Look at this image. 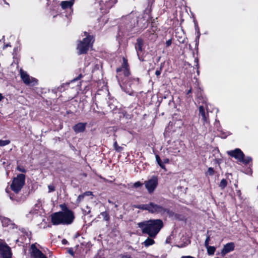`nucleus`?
Listing matches in <instances>:
<instances>
[{"mask_svg":"<svg viewBox=\"0 0 258 258\" xmlns=\"http://www.w3.org/2000/svg\"><path fill=\"white\" fill-rule=\"evenodd\" d=\"M123 63L120 68H118L116 70L117 75L116 78H117L118 82L119 83L120 87L124 90L127 93L131 95L133 92L132 91H125L124 89L125 87L128 86L130 88L132 87V86L135 83H137L139 81L138 78H133L132 77L128 78L130 75V72L128 68V64L127 63V60L123 57Z\"/></svg>","mask_w":258,"mask_h":258,"instance_id":"f257e3e1","label":"nucleus"},{"mask_svg":"<svg viewBox=\"0 0 258 258\" xmlns=\"http://www.w3.org/2000/svg\"><path fill=\"white\" fill-rule=\"evenodd\" d=\"M143 233L149 237L155 238L163 226V221L160 219H151L144 221L137 224Z\"/></svg>","mask_w":258,"mask_h":258,"instance_id":"f03ea898","label":"nucleus"},{"mask_svg":"<svg viewBox=\"0 0 258 258\" xmlns=\"http://www.w3.org/2000/svg\"><path fill=\"white\" fill-rule=\"evenodd\" d=\"M74 219L73 212L66 208L61 212H56L51 215V220L53 225L70 224Z\"/></svg>","mask_w":258,"mask_h":258,"instance_id":"7ed1b4c3","label":"nucleus"},{"mask_svg":"<svg viewBox=\"0 0 258 258\" xmlns=\"http://www.w3.org/2000/svg\"><path fill=\"white\" fill-rule=\"evenodd\" d=\"M84 35L86 37L82 41H79L77 45V49L79 54L86 53L94 42L93 36L87 35L86 32H84Z\"/></svg>","mask_w":258,"mask_h":258,"instance_id":"20e7f679","label":"nucleus"},{"mask_svg":"<svg viewBox=\"0 0 258 258\" xmlns=\"http://www.w3.org/2000/svg\"><path fill=\"white\" fill-rule=\"evenodd\" d=\"M25 182V176L23 174H19L14 178L11 184V189L16 194L18 193L24 186Z\"/></svg>","mask_w":258,"mask_h":258,"instance_id":"39448f33","label":"nucleus"},{"mask_svg":"<svg viewBox=\"0 0 258 258\" xmlns=\"http://www.w3.org/2000/svg\"><path fill=\"white\" fill-rule=\"evenodd\" d=\"M145 186L149 194H152L156 188L158 184V177L153 176L151 178L144 182Z\"/></svg>","mask_w":258,"mask_h":258,"instance_id":"423d86ee","label":"nucleus"},{"mask_svg":"<svg viewBox=\"0 0 258 258\" xmlns=\"http://www.w3.org/2000/svg\"><path fill=\"white\" fill-rule=\"evenodd\" d=\"M20 76L21 79L26 85L33 86L37 84V81L36 79L30 77L27 72L22 69L20 70Z\"/></svg>","mask_w":258,"mask_h":258,"instance_id":"0eeeda50","label":"nucleus"},{"mask_svg":"<svg viewBox=\"0 0 258 258\" xmlns=\"http://www.w3.org/2000/svg\"><path fill=\"white\" fill-rule=\"evenodd\" d=\"M12 253L10 247L4 242H0V257L2 258H11Z\"/></svg>","mask_w":258,"mask_h":258,"instance_id":"6e6552de","label":"nucleus"},{"mask_svg":"<svg viewBox=\"0 0 258 258\" xmlns=\"http://www.w3.org/2000/svg\"><path fill=\"white\" fill-rule=\"evenodd\" d=\"M148 211L151 213L155 214L163 213L166 212L167 210L160 205L151 202L148 204Z\"/></svg>","mask_w":258,"mask_h":258,"instance_id":"1a4fd4ad","label":"nucleus"},{"mask_svg":"<svg viewBox=\"0 0 258 258\" xmlns=\"http://www.w3.org/2000/svg\"><path fill=\"white\" fill-rule=\"evenodd\" d=\"M199 116L201 117V119L204 123L209 122V114L208 112V106L206 104V106L201 105L199 108Z\"/></svg>","mask_w":258,"mask_h":258,"instance_id":"9d476101","label":"nucleus"},{"mask_svg":"<svg viewBox=\"0 0 258 258\" xmlns=\"http://www.w3.org/2000/svg\"><path fill=\"white\" fill-rule=\"evenodd\" d=\"M227 153L228 155L234 158L239 162L242 161L243 157H244L243 152L238 148L235 149L234 150L228 151Z\"/></svg>","mask_w":258,"mask_h":258,"instance_id":"9b49d317","label":"nucleus"},{"mask_svg":"<svg viewBox=\"0 0 258 258\" xmlns=\"http://www.w3.org/2000/svg\"><path fill=\"white\" fill-rule=\"evenodd\" d=\"M31 258H47L34 244H32L30 249Z\"/></svg>","mask_w":258,"mask_h":258,"instance_id":"f8f14e48","label":"nucleus"},{"mask_svg":"<svg viewBox=\"0 0 258 258\" xmlns=\"http://www.w3.org/2000/svg\"><path fill=\"white\" fill-rule=\"evenodd\" d=\"M234 249V244L233 242H229L224 246L221 251V254L224 256L228 252L233 251Z\"/></svg>","mask_w":258,"mask_h":258,"instance_id":"ddd939ff","label":"nucleus"},{"mask_svg":"<svg viewBox=\"0 0 258 258\" xmlns=\"http://www.w3.org/2000/svg\"><path fill=\"white\" fill-rule=\"evenodd\" d=\"M144 45V41L141 38H138L137 40V43L135 45V49L136 50L137 55L139 57L140 53L143 51V46Z\"/></svg>","mask_w":258,"mask_h":258,"instance_id":"4468645a","label":"nucleus"},{"mask_svg":"<svg viewBox=\"0 0 258 258\" xmlns=\"http://www.w3.org/2000/svg\"><path fill=\"white\" fill-rule=\"evenodd\" d=\"M2 223L3 226L9 227L10 228L14 229L17 228L16 225L13 222L7 218H4L2 220Z\"/></svg>","mask_w":258,"mask_h":258,"instance_id":"2eb2a0df","label":"nucleus"},{"mask_svg":"<svg viewBox=\"0 0 258 258\" xmlns=\"http://www.w3.org/2000/svg\"><path fill=\"white\" fill-rule=\"evenodd\" d=\"M86 123H79L76 124L74 127L73 129L74 131L77 133H81L84 131L86 128Z\"/></svg>","mask_w":258,"mask_h":258,"instance_id":"dca6fc26","label":"nucleus"},{"mask_svg":"<svg viewBox=\"0 0 258 258\" xmlns=\"http://www.w3.org/2000/svg\"><path fill=\"white\" fill-rule=\"evenodd\" d=\"M74 3V0H71L70 1H62L61 3V7L63 9L67 8H71Z\"/></svg>","mask_w":258,"mask_h":258,"instance_id":"f3484780","label":"nucleus"},{"mask_svg":"<svg viewBox=\"0 0 258 258\" xmlns=\"http://www.w3.org/2000/svg\"><path fill=\"white\" fill-rule=\"evenodd\" d=\"M137 23L141 27L146 28L148 25V20L145 19V17H143L137 21Z\"/></svg>","mask_w":258,"mask_h":258,"instance_id":"a211bd4d","label":"nucleus"},{"mask_svg":"<svg viewBox=\"0 0 258 258\" xmlns=\"http://www.w3.org/2000/svg\"><path fill=\"white\" fill-rule=\"evenodd\" d=\"M152 237H148L143 242V244L145 245V247H148L149 246L152 245L155 243V241Z\"/></svg>","mask_w":258,"mask_h":258,"instance_id":"6ab92c4d","label":"nucleus"},{"mask_svg":"<svg viewBox=\"0 0 258 258\" xmlns=\"http://www.w3.org/2000/svg\"><path fill=\"white\" fill-rule=\"evenodd\" d=\"M117 2L116 0H109L106 3V7L108 9L111 8Z\"/></svg>","mask_w":258,"mask_h":258,"instance_id":"aec40b11","label":"nucleus"},{"mask_svg":"<svg viewBox=\"0 0 258 258\" xmlns=\"http://www.w3.org/2000/svg\"><path fill=\"white\" fill-rule=\"evenodd\" d=\"M206 247L207 249L208 253L209 255H213L214 253L216 250V248L214 246L209 245L208 246H206Z\"/></svg>","mask_w":258,"mask_h":258,"instance_id":"412c9836","label":"nucleus"},{"mask_svg":"<svg viewBox=\"0 0 258 258\" xmlns=\"http://www.w3.org/2000/svg\"><path fill=\"white\" fill-rule=\"evenodd\" d=\"M100 215L102 216V217L103 218V220L105 221H108L110 219L109 214L106 211L101 212L100 213Z\"/></svg>","mask_w":258,"mask_h":258,"instance_id":"4be33fe9","label":"nucleus"},{"mask_svg":"<svg viewBox=\"0 0 258 258\" xmlns=\"http://www.w3.org/2000/svg\"><path fill=\"white\" fill-rule=\"evenodd\" d=\"M227 184V181L225 179H222L219 185V187L222 189H224Z\"/></svg>","mask_w":258,"mask_h":258,"instance_id":"5701e85b","label":"nucleus"},{"mask_svg":"<svg viewBox=\"0 0 258 258\" xmlns=\"http://www.w3.org/2000/svg\"><path fill=\"white\" fill-rule=\"evenodd\" d=\"M135 207L139 209L148 211V204L138 205L136 206Z\"/></svg>","mask_w":258,"mask_h":258,"instance_id":"b1692460","label":"nucleus"},{"mask_svg":"<svg viewBox=\"0 0 258 258\" xmlns=\"http://www.w3.org/2000/svg\"><path fill=\"white\" fill-rule=\"evenodd\" d=\"M113 147L116 151L120 152L123 150V148L119 146L116 141H115L113 144Z\"/></svg>","mask_w":258,"mask_h":258,"instance_id":"393cba45","label":"nucleus"},{"mask_svg":"<svg viewBox=\"0 0 258 258\" xmlns=\"http://www.w3.org/2000/svg\"><path fill=\"white\" fill-rule=\"evenodd\" d=\"M252 159L250 157H247L246 158H244L243 157V160L242 161H241L240 162H242L244 164H248L249 163L250 161H251Z\"/></svg>","mask_w":258,"mask_h":258,"instance_id":"a878e982","label":"nucleus"},{"mask_svg":"<svg viewBox=\"0 0 258 258\" xmlns=\"http://www.w3.org/2000/svg\"><path fill=\"white\" fill-rule=\"evenodd\" d=\"M10 143V140H0V146L3 147L6 146Z\"/></svg>","mask_w":258,"mask_h":258,"instance_id":"bb28decb","label":"nucleus"},{"mask_svg":"<svg viewBox=\"0 0 258 258\" xmlns=\"http://www.w3.org/2000/svg\"><path fill=\"white\" fill-rule=\"evenodd\" d=\"M84 197L85 196H84L83 194L79 195L77 198V202L78 203H80L84 199Z\"/></svg>","mask_w":258,"mask_h":258,"instance_id":"cd10ccee","label":"nucleus"},{"mask_svg":"<svg viewBox=\"0 0 258 258\" xmlns=\"http://www.w3.org/2000/svg\"><path fill=\"white\" fill-rule=\"evenodd\" d=\"M143 184L142 182H141L140 181H137V182H136L134 184L133 186L135 188H138V187H141L143 185Z\"/></svg>","mask_w":258,"mask_h":258,"instance_id":"c85d7f7f","label":"nucleus"},{"mask_svg":"<svg viewBox=\"0 0 258 258\" xmlns=\"http://www.w3.org/2000/svg\"><path fill=\"white\" fill-rule=\"evenodd\" d=\"M210 240V235H207L206 239L205 241V247L209 246V242Z\"/></svg>","mask_w":258,"mask_h":258,"instance_id":"c756f323","label":"nucleus"},{"mask_svg":"<svg viewBox=\"0 0 258 258\" xmlns=\"http://www.w3.org/2000/svg\"><path fill=\"white\" fill-rule=\"evenodd\" d=\"M131 25L130 26H128V29L134 27L135 26L136 23V19H133L132 20V21L131 22Z\"/></svg>","mask_w":258,"mask_h":258,"instance_id":"7c9ffc66","label":"nucleus"},{"mask_svg":"<svg viewBox=\"0 0 258 258\" xmlns=\"http://www.w3.org/2000/svg\"><path fill=\"white\" fill-rule=\"evenodd\" d=\"M207 173L210 175H213L214 174V169L212 167H209L208 168Z\"/></svg>","mask_w":258,"mask_h":258,"instance_id":"2f4dec72","label":"nucleus"},{"mask_svg":"<svg viewBox=\"0 0 258 258\" xmlns=\"http://www.w3.org/2000/svg\"><path fill=\"white\" fill-rule=\"evenodd\" d=\"M48 192H51L55 190V187L53 185H49L48 186Z\"/></svg>","mask_w":258,"mask_h":258,"instance_id":"473e14b6","label":"nucleus"},{"mask_svg":"<svg viewBox=\"0 0 258 258\" xmlns=\"http://www.w3.org/2000/svg\"><path fill=\"white\" fill-rule=\"evenodd\" d=\"M155 157H156V160L157 162L158 165H159L160 164H161L162 162L158 155H156Z\"/></svg>","mask_w":258,"mask_h":258,"instance_id":"72a5a7b5","label":"nucleus"},{"mask_svg":"<svg viewBox=\"0 0 258 258\" xmlns=\"http://www.w3.org/2000/svg\"><path fill=\"white\" fill-rule=\"evenodd\" d=\"M161 70H162V68L161 67L159 70H157L156 71V72H155L156 75L157 76L160 75V74L161 73Z\"/></svg>","mask_w":258,"mask_h":258,"instance_id":"f704fd0d","label":"nucleus"},{"mask_svg":"<svg viewBox=\"0 0 258 258\" xmlns=\"http://www.w3.org/2000/svg\"><path fill=\"white\" fill-rule=\"evenodd\" d=\"M84 196H89L92 195V192L91 191H86L84 193H83Z\"/></svg>","mask_w":258,"mask_h":258,"instance_id":"c9c22d12","label":"nucleus"},{"mask_svg":"<svg viewBox=\"0 0 258 258\" xmlns=\"http://www.w3.org/2000/svg\"><path fill=\"white\" fill-rule=\"evenodd\" d=\"M86 208H87V209H88V211H87V210H84V213H85V215L89 214L90 213V212H91V210H90V208H89V207H88V206H87V207H86Z\"/></svg>","mask_w":258,"mask_h":258,"instance_id":"e433bc0d","label":"nucleus"},{"mask_svg":"<svg viewBox=\"0 0 258 258\" xmlns=\"http://www.w3.org/2000/svg\"><path fill=\"white\" fill-rule=\"evenodd\" d=\"M171 43H172V40L171 39H169L166 42V44L167 46H169L171 44Z\"/></svg>","mask_w":258,"mask_h":258,"instance_id":"4c0bfd02","label":"nucleus"},{"mask_svg":"<svg viewBox=\"0 0 258 258\" xmlns=\"http://www.w3.org/2000/svg\"><path fill=\"white\" fill-rule=\"evenodd\" d=\"M17 169L19 171L22 172H26V170L23 168H22V167H17Z\"/></svg>","mask_w":258,"mask_h":258,"instance_id":"58836bf2","label":"nucleus"},{"mask_svg":"<svg viewBox=\"0 0 258 258\" xmlns=\"http://www.w3.org/2000/svg\"><path fill=\"white\" fill-rule=\"evenodd\" d=\"M121 258H132L131 255L128 254H123L121 256Z\"/></svg>","mask_w":258,"mask_h":258,"instance_id":"ea45409f","label":"nucleus"},{"mask_svg":"<svg viewBox=\"0 0 258 258\" xmlns=\"http://www.w3.org/2000/svg\"><path fill=\"white\" fill-rule=\"evenodd\" d=\"M164 163L162 162L161 164H160L159 165L160 166V167L164 170H166L165 166L164 165Z\"/></svg>","mask_w":258,"mask_h":258,"instance_id":"a19ab883","label":"nucleus"},{"mask_svg":"<svg viewBox=\"0 0 258 258\" xmlns=\"http://www.w3.org/2000/svg\"><path fill=\"white\" fill-rule=\"evenodd\" d=\"M180 151L178 149H176L174 151H173L174 154L176 155L179 153Z\"/></svg>","mask_w":258,"mask_h":258,"instance_id":"79ce46f5","label":"nucleus"},{"mask_svg":"<svg viewBox=\"0 0 258 258\" xmlns=\"http://www.w3.org/2000/svg\"><path fill=\"white\" fill-rule=\"evenodd\" d=\"M181 258H195V257L191 256L188 255V256H181Z\"/></svg>","mask_w":258,"mask_h":258,"instance_id":"37998d69","label":"nucleus"},{"mask_svg":"<svg viewBox=\"0 0 258 258\" xmlns=\"http://www.w3.org/2000/svg\"><path fill=\"white\" fill-rule=\"evenodd\" d=\"M81 77V75H80V76H79V77H78V78H76V79H74L73 80H72V82H74V81H75L78 80H79Z\"/></svg>","mask_w":258,"mask_h":258,"instance_id":"c03bdc74","label":"nucleus"},{"mask_svg":"<svg viewBox=\"0 0 258 258\" xmlns=\"http://www.w3.org/2000/svg\"><path fill=\"white\" fill-rule=\"evenodd\" d=\"M169 162L168 159H165L163 161V163H168Z\"/></svg>","mask_w":258,"mask_h":258,"instance_id":"a18cd8bd","label":"nucleus"},{"mask_svg":"<svg viewBox=\"0 0 258 258\" xmlns=\"http://www.w3.org/2000/svg\"><path fill=\"white\" fill-rule=\"evenodd\" d=\"M4 98L3 96L0 93V101Z\"/></svg>","mask_w":258,"mask_h":258,"instance_id":"49530a36","label":"nucleus"},{"mask_svg":"<svg viewBox=\"0 0 258 258\" xmlns=\"http://www.w3.org/2000/svg\"><path fill=\"white\" fill-rule=\"evenodd\" d=\"M10 199H11L12 200H14V198L13 196L12 195H10Z\"/></svg>","mask_w":258,"mask_h":258,"instance_id":"de8ad7c7","label":"nucleus"},{"mask_svg":"<svg viewBox=\"0 0 258 258\" xmlns=\"http://www.w3.org/2000/svg\"><path fill=\"white\" fill-rule=\"evenodd\" d=\"M108 202L109 204H113V202H112V201H111V200H108Z\"/></svg>","mask_w":258,"mask_h":258,"instance_id":"09e8293b","label":"nucleus"},{"mask_svg":"<svg viewBox=\"0 0 258 258\" xmlns=\"http://www.w3.org/2000/svg\"><path fill=\"white\" fill-rule=\"evenodd\" d=\"M69 252H70V253H71L72 255H73V250H70L69 251Z\"/></svg>","mask_w":258,"mask_h":258,"instance_id":"8fccbe9b","label":"nucleus"},{"mask_svg":"<svg viewBox=\"0 0 258 258\" xmlns=\"http://www.w3.org/2000/svg\"><path fill=\"white\" fill-rule=\"evenodd\" d=\"M66 242H67V241H66V240H65V239H63V240H62V243H63V244H64V243H66Z\"/></svg>","mask_w":258,"mask_h":258,"instance_id":"3c124183","label":"nucleus"},{"mask_svg":"<svg viewBox=\"0 0 258 258\" xmlns=\"http://www.w3.org/2000/svg\"><path fill=\"white\" fill-rule=\"evenodd\" d=\"M132 17V15L128 17V19H130Z\"/></svg>","mask_w":258,"mask_h":258,"instance_id":"603ef678","label":"nucleus"},{"mask_svg":"<svg viewBox=\"0 0 258 258\" xmlns=\"http://www.w3.org/2000/svg\"><path fill=\"white\" fill-rule=\"evenodd\" d=\"M198 33H199V34H198V39H199V37H200V32H199V31L198 32Z\"/></svg>","mask_w":258,"mask_h":258,"instance_id":"864d4df0","label":"nucleus"},{"mask_svg":"<svg viewBox=\"0 0 258 258\" xmlns=\"http://www.w3.org/2000/svg\"><path fill=\"white\" fill-rule=\"evenodd\" d=\"M195 61L197 62V63H198V59L197 58L195 59Z\"/></svg>","mask_w":258,"mask_h":258,"instance_id":"5fc2aeb1","label":"nucleus"},{"mask_svg":"<svg viewBox=\"0 0 258 258\" xmlns=\"http://www.w3.org/2000/svg\"><path fill=\"white\" fill-rule=\"evenodd\" d=\"M191 89H190V90L188 91V93H187L188 94V93H190V92H191Z\"/></svg>","mask_w":258,"mask_h":258,"instance_id":"6e6d98bb","label":"nucleus"},{"mask_svg":"<svg viewBox=\"0 0 258 258\" xmlns=\"http://www.w3.org/2000/svg\"><path fill=\"white\" fill-rule=\"evenodd\" d=\"M114 206L115 208H117L118 207L117 205H116V204H115Z\"/></svg>","mask_w":258,"mask_h":258,"instance_id":"4d7b16f0","label":"nucleus"},{"mask_svg":"<svg viewBox=\"0 0 258 258\" xmlns=\"http://www.w3.org/2000/svg\"><path fill=\"white\" fill-rule=\"evenodd\" d=\"M6 192H8V189H6Z\"/></svg>","mask_w":258,"mask_h":258,"instance_id":"13d9d810","label":"nucleus"}]
</instances>
